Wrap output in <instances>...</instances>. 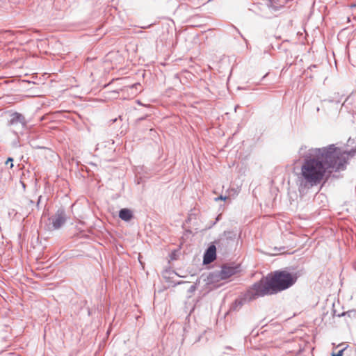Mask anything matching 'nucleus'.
Masks as SVG:
<instances>
[{
	"instance_id": "nucleus-9",
	"label": "nucleus",
	"mask_w": 356,
	"mask_h": 356,
	"mask_svg": "<svg viewBox=\"0 0 356 356\" xmlns=\"http://www.w3.org/2000/svg\"><path fill=\"white\" fill-rule=\"evenodd\" d=\"M207 280L209 283L218 282L220 280H224L222 278V275H221V271L220 270H214L209 273L207 276Z\"/></svg>"
},
{
	"instance_id": "nucleus-6",
	"label": "nucleus",
	"mask_w": 356,
	"mask_h": 356,
	"mask_svg": "<svg viewBox=\"0 0 356 356\" xmlns=\"http://www.w3.org/2000/svg\"><path fill=\"white\" fill-rule=\"evenodd\" d=\"M218 247L214 242L210 243L203 255V264H209L216 259Z\"/></svg>"
},
{
	"instance_id": "nucleus-8",
	"label": "nucleus",
	"mask_w": 356,
	"mask_h": 356,
	"mask_svg": "<svg viewBox=\"0 0 356 356\" xmlns=\"http://www.w3.org/2000/svg\"><path fill=\"white\" fill-rule=\"evenodd\" d=\"M118 216L121 220L125 222H129L134 218L133 212L127 208L121 209Z\"/></svg>"
},
{
	"instance_id": "nucleus-12",
	"label": "nucleus",
	"mask_w": 356,
	"mask_h": 356,
	"mask_svg": "<svg viewBox=\"0 0 356 356\" xmlns=\"http://www.w3.org/2000/svg\"><path fill=\"white\" fill-rule=\"evenodd\" d=\"M42 195H39L38 197V200L36 202H35V208H36L38 210H39L40 209V204L42 202Z\"/></svg>"
},
{
	"instance_id": "nucleus-21",
	"label": "nucleus",
	"mask_w": 356,
	"mask_h": 356,
	"mask_svg": "<svg viewBox=\"0 0 356 356\" xmlns=\"http://www.w3.org/2000/svg\"><path fill=\"white\" fill-rule=\"evenodd\" d=\"M237 32H238V33L241 35V37H243V35L241 34V33L239 32V30H237Z\"/></svg>"
},
{
	"instance_id": "nucleus-18",
	"label": "nucleus",
	"mask_w": 356,
	"mask_h": 356,
	"mask_svg": "<svg viewBox=\"0 0 356 356\" xmlns=\"http://www.w3.org/2000/svg\"><path fill=\"white\" fill-rule=\"evenodd\" d=\"M151 356H161V355L159 352H156L154 353H152Z\"/></svg>"
},
{
	"instance_id": "nucleus-19",
	"label": "nucleus",
	"mask_w": 356,
	"mask_h": 356,
	"mask_svg": "<svg viewBox=\"0 0 356 356\" xmlns=\"http://www.w3.org/2000/svg\"><path fill=\"white\" fill-rule=\"evenodd\" d=\"M184 283V282H178L177 283L175 284V285H179V284H183Z\"/></svg>"
},
{
	"instance_id": "nucleus-20",
	"label": "nucleus",
	"mask_w": 356,
	"mask_h": 356,
	"mask_svg": "<svg viewBox=\"0 0 356 356\" xmlns=\"http://www.w3.org/2000/svg\"><path fill=\"white\" fill-rule=\"evenodd\" d=\"M22 187L24 188H25V184L24 183H22Z\"/></svg>"
},
{
	"instance_id": "nucleus-11",
	"label": "nucleus",
	"mask_w": 356,
	"mask_h": 356,
	"mask_svg": "<svg viewBox=\"0 0 356 356\" xmlns=\"http://www.w3.org/2000/svg\"><path fill=\"white\" fill-rule=\"evenodd\" d=\"M267 6L274 11L278 10L280 8L277 6H275L271 0H268Z\"/></svg>"
},
{
	"instance_id": "nucleus-7",
	"label": "nucleus",
	"mask_w": 356,
	"mask_h": 356,
	"mask_svg": "<svg viewBox=\"0 0 356 356\" xmlns=\"http://www.w3.org/2000/svg\"><path fill=\"white\" fill-rule=\"evenodd\" d=\"M238 266H222L220 269L222 278L226 280L235 275L238 272Z\"/></svg>"
},
{
	"instance_id": "nucleus-23",
	"label": "nucleus",
	"mask_w": 356,
	"mask_h": 356,
	"mask_svg": "<svg viewBox=\"0 0 356 356\" xmlns=\"http://www.w3.org/2000/svg\"><path fill=\"white\" fill-rule=\"evenodd\" d=\"M143 119H144L143 118H140L139 119V120H143Z\"/></svg>"
},
{
	"instance_id": "nucleus-2",
	"label": "nucleus",
	"mask_w": 356,
	"mask_h": 356,
	"mask_svg": "<svg viewBox=\"0 0 356 356\" xmlns=\"http://www.w3.org/2000/svg\"><path fill=\"white\" fill-rule=\"evenodd\" d=\"M28 120L24 115L18 112H13L9 115L7 126L10 131L13 133L17 138L23 136L28 128Z\"/></svg>"
},
{
	"instance_id": "nucleus-1",
	"label": "nucleus",
	"mask_w": 356,
	"mask_h": 356,
	"mask_svg": "<svg viewBox=\"0 0 356 356\" xmlns=\"http://www.w3.org/2000/svg\"><path fill=\"white\" fill-rule=\"evenodd\" d=\"M300 276L299 271L289 272L287 269L277 270L268 273L253 284L257 295L265 296L277 294L292 286Z\"/></svg>"
},
{
	"instance_id": "nucleus-13",
	"label": "nucleus",
	"mask_w": 356,
	"mask_h": 356,
	"mask_svg": "<svg viewBox=\"0 0 356 356\" xmlns=\"http://www.w3.org/2000/svg\"><path fill=\"white\" fill-rule=\"evenodd\" d=\"M355 312H356L355 311H354V310H351V311H348V312H343V313H341V314H338V316H339V317H340V316H345V315H346V314H348V316H352V314H355Z\"/></svg>"
},
{
	"instance_id": "nucleus-3",
	"label": "nucleus",
	"mask_w": 356,
	"mask_h": 356,
	"mask_svg": "<svg viewBox=\"0 0 356 356\" xmlns=\"http://www.w3.org/2000/svg\"><path fill=\"white\" fill-rule=\"evenodd\" d=\"M213 242L217 245L218 251L225 254L234 247L236 242V233L234 231H225Z\"/></svg>"
},
{
	"instance_id": "nucleus-14",
	"label": "nucleus",
	"mask_w": 356,
	"mask_h": 356,
	"mask_svg": "<svg viewBox=\"0 0 356 356\" xmlns=\"http://www.w3.org/2000/svg\"><path fill=\"white\" fill-rule=\"evenodd\" d=\"M196 285H197V283H195V284L193 285H191L189 289H188V293H193V292H195V291L196 290L197 287H196Z\"/></svg>"
},
{
	"instance_id": "nucleus-5",
	"label": "nucleus",
	"mask_w": 356,
	"mask_h": 356,
	"mask_svg": "<svg viewBox=\"0 0 356 356\" xmlns=\"http://www.w3.org/2000/svg\"><path fill=\"white\" fill-rule=\"evenodd\" d=\"M51 221V227L53 229H60L67 221V216L65 210L63 207L59 208L56 213L49 218Z\"/></svg>"
},
{
	"instance_id": "nucleus-4",
	"label": "nucleus",
	"mask_w": 356,
	"mask_h": 356,
	"mask_svg": "<svg viewBox=\"0 0 356 356\" xmlns=\"http://www.w3.org/2000/svg\"><path fill=\"white\" fill-rule=\"evenodd\" d=\"M258 297H261L257 295L256 290L253 289V285L250 289L243 295V297H240L235 300V301L231 305L229 311H238L242 306Z\"/></svg>"
},
{
	"instance_id": "nucleus-17",
	"label": "nucleus",
	"mask_w": 356,
	"mask_h": 356,
	"mask_svg": "<svg viewBox=\"0 0 356 356\" xmlns=\"http://www.w3.org/2000/svg\"><path fill=\"white\" fill-rule=\"evenodd\" d=\"M227 198V196H222V195H220L217 197L215 198V200L216 201H218V200H225Z\"/></svg>"
},
{
	"instance_id": "nucleus-24",
	"label": "nucleus",
	"mask_w": 356,
	"mask_h": 356,
	"mask_svg": "<svg viewBox=\"0 0 356 356\" xmlns=\"http://www.w3.org/2000/svg\"><path fill=\"white\" fill-rule=\"evenodd\" d=\"M321 195H322V194H319V195L318 196V197L319 198Z\"/></svg>"
},
{
	"instance_id": "nucleus-22",
	"label": "nucleus",
	"mask_w": 356,
	"mask_h": 356,
	"mask_svg": "<svg viewBox=\"0 0 356 356\" xmlns=\"http://www.w3.org/2000/svg\"><path fill=\"white\" fill-rule=\"evenodd\" d=\"M219 216H218L216 218V220H217V221H218V220H219Z\"/></svg>"
},
{
	"instance_id": "nucleus-15",
	"label": "nucleus",
	"mask_w": 356,
	"mask_h": 356,
	"mask_svg": "<svg viewBox=\"0 0 356 356\" xmlns=\"http://www.w3.org/2000/svg\"><path fill=\"white\" fill-rule=\"evenodd\" d=\"M345 348L339 350L337 353H332V356H342Z\"/></svg>"
},
{
	"instance_id": "nucleus-10",
	"label": "nucleus",
	"mask_w": 356,
	"mask_h": 356,
	"mask_svg": "<svg viewBox=\"0 0 356 356\" xmlns=\"http://www.w3.org/2000/svg\"><path fill=\"white\" fill-rule=\"evenodd\" d=\"M25 206L27 209L33 211L35 209V202L31 199L26 198L25 200Z\"/></svg>"
},
{
	"instance_id": "nucleus-16",
	"label": "nucleus",
	"mask_w": 356,
	"mask_h": 356,
	"mask_svg": "<svg viewBox=\"0 0 356 356\" xmlns=\"http://www.w3.org/2000/svg\"><path fill=\"white\" fill-rule=\"evenodd\" d=\"M13 159L12 157H8V158L7 159L6 161V164L7 165V164H8L9 163H10V168H12L14 166V165H13Z\"/></svg>"
}]
</instances>
